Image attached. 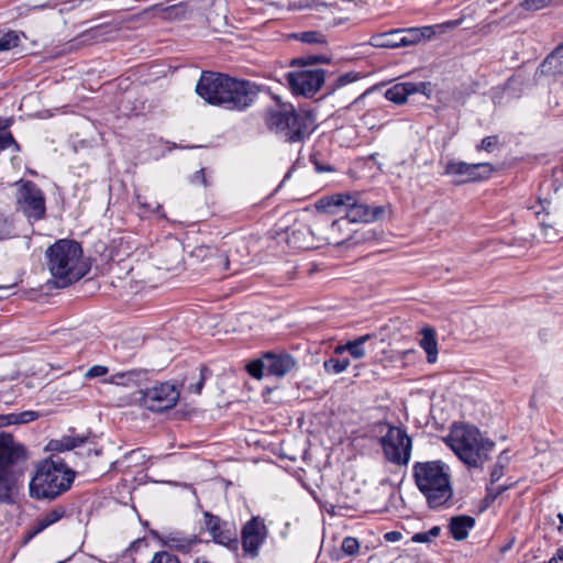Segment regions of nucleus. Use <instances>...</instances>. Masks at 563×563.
<instances>
[{"mask_svg":"<svg viewBox=\"0 0 563 563\" xmlns=\"http://www.w3.org/2000/svg\"><path fill=\"white\" fill-rule=\"evenodd\" d=\"M258 86L214 71H202L196 92L207 103L231 111L251 107L258 95Z\"/></svg>","mask_w":563,"mask_h":563,"instance_id":"1","label":"nucleus"},{"mask_svg":"<svg viewBox=\"0 0 563 563\" xmlns=\"http://www.w3.org/2000/svg\"><path fill=\"white\" fill-rule=\"evenodd\" d=\"M412 478L418 490L433 510L449 508L453 498L450 466L441 460L416 462Z\"/></svg>","mask_w":563,"mask_h":563,"instance_id":"2","label":"nucleus"},{"mask_svg":"<svg viewBox=\"0 0 563 563\" xmlns=\"http://www.w3.org/2000/svg\"><path fill=\"white\" fill-rule=\"evenodd\" d=\"M46 265L58 287L79 280L87 273L81 245L73 240H58L46 252Z\"/></svg>","mask_w":563,"mask_h":563,"instance_id":"3","label":"nucleus"},{"mask_svg":"<svg viewBox=\"0 0 563 563\" xmlns=\"http://www.w3.org/2000/svg\"><path fill=\"white\" fill-rule=\"evenodd\" d=\"M264 123L269 132L288 143L303 142L313 131L312 117L307 112L296 111L289 103L267 109Z\"/></svg>","mask_w":563,"mask_h":563,"instance_id":"4","label":"nucleus"},{"mask_svg":"<svg viewBox=\"0 0 563 563\" xmlns=\"http://www.w3.org/2000/svg\"><path fill=\"white\" fill-rule=\"evenodd\" d=\"M75 473L58 455H52L37 465L30 482V495L36 499H54L70 488Z\"/></svg>","mask_w":563,"mask_h":563,"instance_id":"5","label":"nucleus"},{"mask_svg":"<svg viewBox=\"0 0 563 563\" xmlns=\"http://www.w3.org/2000/svg\"><path fill=\"white\" fill-rule=\"evenodd\" d=\"M449 444L459 459L471 467L483 466L495 446L492 440L473 426L454 428L450 433Z\"/></svg>","mask_w":563,"mask_h":563,"instance_id":"6","label":"nucleus"},{"mask_svg":"<svg viewBox=\"0 0 563 563\" xmlns=\"http://www.w3.org/2000/svg\"><path fill=\"white\" fill-rule=\"evenodd\" d=\"M16 210L22 212L29 222L43 220L46 216V198L44 191L33 181L20 179L13 184Z\"/></svg>","mask_w":563,"mask_h":563,"instance_id":"7","label":"nucleus"},{"mask_svg":"<svg viewBox=\"0 0 563 563\" xmlns=\"http://www.w3.org/2000/svg\"><path fill=\"white\" fill-rule=\"evenodd\" d=\"M296 365V360L288 353L266 352L261 358L250 362L246 365V371L256 379H261L265 373L269 376L284 377Z\"/></svg>","mask_w":563,"mask_h":563,"instance_id":"8","label":"nucleus"},{"mask_svg":"<svg viewBox=\"0 0 563 563\" xmlns=\"http://www.w3.org/2000/svg\"><path fill=\"white\" fill-rule=\"evenodd\" d=\"M21 472L15 465L14 451L0 442V504H13L19 490Z\"/></svg>","mask_w":563,"mask_h":563,"instance_id":"9","label":"nucleus"},{"mask_svg":"<svg viewBox=\"0 0 563 563\" xmlns=\"http://www.w3.org/2000/svg\"><path fill=\"white\" fill-rule=\"evenodd\" d=\"M385 459L396 465H407L411 457L412 442L407 432L398 427H389L379 439Z\"/></svg>","mask_w":563,"mask_h":563,"instance_id":"10","label":"nucleus"},{"mask_svg":"<svg viewBox=\"0 0 563 563\" xmlns=\"http://www.w3.org/2000/svg\"><path fill=\"white\" fill-rule=\"evenodd\" d=\"M139 402L151 411H164L174 407L179 394L169 383H161L145 390L139 391Z\"/></svg>","mask_w":563,"mask_h":563,"instance_id":"11","label":"nucleus"},{"mask_svg":"<svg viewBox=\"0 0 563 563\" xmlns=\"http://www.w3.org/2000/svg\"><path fill=\"white\" fill-rule=\"evenodd\" d=\"M385 213L383 206H372L360 191H350L344 218L350 223H369L380 219Z\"/></svg>","mask_w":563,"mask_h":563,"instance_id":"12","label":"nucleus"},{"mask_svg":"<svg viewBox=\"0 0 563 563\" xmlns=\"http://www.w3.org/2000/svg\"><path fill=\"white\" fill-rule=\"evenodd\" d=\"M286 79L295 95L312 97L325 82V71L320 68L289 71Z\"/></svg>","mask_w":563,"mask_h":563,"instance_id":"13","label":"nucleus"},{"mask_svg":"<svg viewBox=\"0 0 563 563\" xmlns=\"http://www.w3.org/2000/svg\"><path fill=\"white\" fill-rule=\"evenodd\" d=\"M203 528L210 534L213 542L221 544L230 550L238 549L239 534L233 523L224 521L220 517L209 511H205Z\"/></svg>","mask_w":563,"mask_h":563,"instance_id":"14","label":"nucleus"},{"mask_svg":"<svg viewBox=\"0 0 563 563\" xmlns=\"http://www.w3.org/2000/svg\"><path fill=\"white\" fill-rule=\"evenodd\" d=\"M267 537L268 529L264 519L260 516L252 517L243 525L241 530V543L244 553L253 559L258 556Z\"/></svg>","mask_w":563,"mask_h":563,"instance_id":"15","label":"nucleus"},{"mask_svg":"<svg viewBox=\"0 0 563 563\" xmlns=\"http://www.w3.org/2000/svg\"><path fill=\"white\" fill-rule=\"evenodd\" d=\"M494 172L489 163L468 164L451 161L446 164L444 174L456 178L457 183H470L487 179Z\"/></svg>","mask_w":563,"mask_h":563,"instance_id":"16","label":"nucleus"},{"mask_svg":"<svg viewBox=\"0 0 563 563\" xmlns=\"http://www.w3.org/2000/svg\"><path fill=\"white\" fill-rule=\"evenodd\" d=\"M155 538L163 547L170 550L188 554L200 543V539L196 534H187L179 530H173L165 533H154Z\"/></svg>","mask_w":563,"mask_h":563,"instance_id":"17","label":"nucleus"},{"mask_svg":"<svg viewBox=\"0 0 563 563\" xmlns=\"http://www.w3.org/2000/svg\"><path fill=\"white\" fill-rule=\"evenodd\" d=\"M413 93H422V95H426L427 97H430V93H431L430 82H424V81L399 82V84H396V85L391 86L390 88H388L385 92V97L387 100H389L394 103L401 104L407 101L408 96L413 95Z\"/></svg>","mask_w":563,"mask_h":563,"instance_id":"18","label":"nucleus"},{"mask_svg":"<svg viewBox=\"0 0 563 563\" xmlns=\"http://www.w3.org/2000/svg\"><path fill=\"white\" fill-rule=\"evenodd\" d=\"M437 27H441V25L399 29V36L397 38L399 47L412 46L423 41H430L435 36Z\"/></svg>","mask_w":563,"mask_h":563,"instance_id":"19","label":"nucleus"},{"mask_svg":"<svg viewBox=\"0 0 563 563\" xmlns=\"http://www.w3.org/2000/svg\"><path fill=\"white\" fill-rule=\"evenodd\" d=\"M68 516H69V514H68L66 507H64V506H56V507L43 512L41 516H38L34 520V522L29 531V538L31 539V538L35 537L36 534L41 533L48 527L57 523L63 518L68 517Z\"/></svg>","mask_w":563,"mask_h":563,"instance_id":"20","label":"nucleus"},{"mask_svg":"<svg viewBox=\"0 0 563 563\" xmlns=\"http://www.w3.org/2000/svg\"><path fill=\"white\" fill-rule=\"evenodd\" d=\"M349 192H338L322 197L316 202L317 210L329 214H345Z\"/></svg>","mask_w":563,"mask_h":563,"instance_id":"21","label":"nucleus"},{"mask_svg":"<svg viewBox=\"0 0 563 563\" xmlns=\"http://www.w3.org/2000/svg\"><path fill=\"white\" fill-rule=\"evenodd\" d=\"M349 223L350 222L344 217L332 221L331 224L329 225L325 234L319 236L318 241H320V242L322 241L328 244H332V245H336V246L342 245L343 243L349 241L351 238L350 232L344 231V227L349 225Z\"/></svg>","mask_w":563,"mask_h":563,"instance_id":"22","label":"nucleus"},{"mask_svg":"<svg viewBox=\"0 0 563 563\" xmlns=\"http://www.w3.org/2000/svg\"><path fill=\"white\" fill-rule=\"evenodd\" d=\"M87 444V438L79 437V435H67L63 437L59 440H52L48 443V448L52 451L56 452H65V451H71L74 449H81L80 452H78L81 455H89L91 452L90 448H86Z\"/></svg>","mask_w":563,"mask_h":563,"instance_id":"23","label":"nucleus"},{"mask_svg":"<svg viewBox=\"0 0 563 563\" xmlns=\"http://www.w3.org/2000/svg\"><path fill=\"white\" fill-rule=\"evenodd\" d=\"M373 338L372 334H364L350 340L344 344L336 345L333 350L335 355L349 353L354 360H361L366 355L365 343Z\"/></svg>","mask_w":563,"mask_h":563,"instance_id":"24","label":"nucleus"},{"mask_svg":"<svg viewBox=\"0 0 563 563\" xmlns=\"http://www.w3.org/2000/svg\"><path fill=\"white\" fill-rule=\"evenodd\" d=\"M147 372L145 369H131L126 372H119L110 376L108 383L121 386L139 385L146 379Z\"/></svg>","mask_w":563,"mask_h":563,"instance_id":"25","label":"nucleus"},{"mask_svg":"<svg viewBox=\"0 0 563 563\" xmlns=\"http://www.w3.org/2000/svg\"><path fill=\"white\" fill-rule=\"evenodd\" d=\"M540 71L553 76L563 74V43L542 62Z\"/></svg>","mask_w":563,"mask_h":563,"instance_id":"26","label":"nucleus"},{"mask_svg":"<svg viewBox=\"0 0 563 563\" xmlns=\"http://www.w3.org/2000/svg\"><path fill=\"white\" fill-rule=\"evenodd\" d=\"M475 519L471 516L462 515L453 517L450 521V532L455 540H464L468 531L474 527Z\"/></svg>","mask_w":563,"mask_h":563,"instance_id":"27","label":"nucleus"},{"mask_svg":"<svg viewBox=\"0 0 563 563\" xmlns=\"http://www.w3.org/2000/svg\"><path fill=\"white\" fill-rule=\"evenodd\" d=\"M420 346L427 353V360L430 364L435 363L438 358V342L435 332L430 327H424L420 331Z\"/></svg>","mask_w":563,"mask_h":563,"instance_id":"28","label":"nucleus"},{"mask_svg":"<svg viewBox=\"0 0 563 563\" xmlns=\"http://www.w3.org/2000/svg\"><path fill=\"white\" fill-rule=\"evenodd\" d=\"M314 235V230L307 225H300L299 228H292L287 234V241L294 247L309 249L312 246L310 236Z\"/></svg>","mask_w":563,"mask_h":563,"instance_id":"29","label":"nucleus"},{"mask_svg":"<svg viewBox=\"0 0 563 563\" xmlns=\"http://www.w3.org/2000/svg\"><path fill=\"white\" fill-rule=\"evenodd\" d=\"M399 29H393L387 32L377 33L371 36L368 44L377 48H398Z\"/></svg>","mask_w":563,"mask_h":563,"instance_id":"30","label":"nucleus"},{"mask_svg":"<svg viewBox=\"0 0 563 563\" xmlns=\"http://www.w3.org/2000/svg\"><path fill=\"white\" fill-rule=\"evenodd\" d=\"M541 209L544 211V218L540 222L543 236L547 242H552L559 236V229L556 227L563 225V220L559 217H554V219H550V213L547 211V207L542 205L540 201Z\"/></svg>","mask_w":563,"mask_h":563,"instance_id":"31","label":"nucleus"},{"mask_svg":"<svg viewBox=\"0 0 563 563\" xmlns=\"http://www.w3.org/2000/svg\"><path fill=\"white\" fill-rule=\"evenodd\" d=\"M360 79V74L356 73V71H349V73H345L343 75H340L338 76L336 78H334L333 80H329L327 84H325V88H327V91L328 93H332L334 92L335 90L349 85V84H352L356 80Z\"/></svg>","mask_w":563,"mask_h":563,"instance_id":"32","label":"nucleus"},{"mask_svg":"<svg viewBox=\"0 0 563 563\" xmlns=\"http://www.w3.org/2000/svg\"><path fill=\"white\" fill-rule=\"evenodd\" d=\"M23 33L16 31H8L0 34V52L10 51L19 46Z\"/></svg>","mask_w":563,"mask_h":563,"instance_id":"33","label":"nucleus"},{"mask_svg":"<svg viewBox=\"0 0 563 563\" xmlns=\"http://www.w3.org/2000/svg\"><path fill=\"white\" fill-rule=\"evenodd\" d=\"M350 366L349 358H335L331 357L323 362V368L328 374L338 375L347 369Z\"/></svg>","mask_w":563,"mask_h":563,"instance_id":"34","label":"nucleus"},{"mask_svg":"<svg viewBox=\"0 0 563 563\" xmlns=\"http://www.w3.org/2000/svg\"><path fill=\"white\" fill-rule=\"evenodd\" d=\"M295 37L307 44H318L325 45L327 38L325 35L319 31H307L296 34Z\"/></svg>","mask_w":563,"mask_h":563,"instance_id":"35","label":"nucleus"},{"mask_svg":"<svg viewBox=\"0 0 563 563\" xmlns=\"http://www.w3.org/2000/svg\"><path fill=\"white\" fill-rule=\"evenodd\" d=\"M441 528L439 526L432 527L428 531L417 532L411 537L415 543H430L433 539L440 536Z\"/></svg>","mask_w":563,"mask_h":563,"instance_id":"36","label":"nucleus"},{"mask_svg":"<svg viewBox=\"0 0 563 563\" xmlns=\"http://www.w3.org/2000/svg\"><path fill=\"white\" fill-rule=\"evenodd\" d=\"M211 375V372L208 367L201 366L199 371V378L196 383L189 384L187 389L190 393L199 395L205 386L206 379Z\"/></svg>","mask_w":563,"mask_h":563,"instance_id":"37","label":"nucleus"},{"mask_svg":"<svg viewBox=\"0 0 563 563\" xmlns=\"http://www.w3.org/2000/svg\"><path fill=\"white\" fill-rule=\"evenodd\" d=\"M329 63V58L324 55H308L306 57L297 58L292 62V65H317Z\"/></svg>","mask_w":563,"mask_h":563,"instance_id":"38","label":"nucleus"},{"mask_svg":"<svg viewBox=\"0 0 563 563\" xmlns=\"http://www.w3.org/2000/svg\"><path fill=\"white\" fill-rule=\"evenodd\" d=\"M341 549L346 555H354L360 550V542L354 537H345L342 541Z\"/></svg>","mask_w":563,"mask_h":563,"instance_id":"39","label":"nucleus"},{"mask_svg":"<svg viewBox=\"0 0 563 563\" xmlns=\"http://www.w3.org/2000/svg\"><path fill=\"white\" fill-rule=\"evenodd\" d=\"M150 563H180V561L168 551H158L153 555Z\"/></svg>","mask_w":563,"mask_h":563,"instance_id":"40","label":"nucleus"},{"mask_svg":"<svg viewBox=\"0 0 563 563\" xmlns=\"http://www.w3.org/2000/svg\"><path fill=\"white\" fill-rule=\"evenodd\" d=\"M13 146L15 152H20V145L15 142L11 133H0V152Z\"/></svg>","mask_w":563,"mask_h":563,"instance_id":"41","label":"nucleus"},{"mask_svg":"<svg viewBox=\"0 0 563 563\" xmlns=\"http://www.w3.org/2000/svg\"><path fill=\"white\" fill-rule=\"evenodd\" d=\"M498 144V136L490 135L486 136L482 140L481 144L477 146L478 151L493 152Z\"/></svg>","mask_w":563,"mask_h":563,"instance_id":"42","label":"nucleus"},{"mask_svg":"<svg viewBox=\"0 0 563 563\" xmlns=\"http://www.w3.org/2000/svg\"><path fill=\"white\" fill-rule=\"evenodd\" d=\"M108 372H109V369L107 366L95 365L86 372L85 377L88 379L96 378V377H102V376L107 375Z\"/></svg>","mask_w":563,"mask_h":563,"instance_id":"43","label":"nucleus"},{"mask_svg":"<svg viewBox=\"0 0 563 563\" xmlns=\"http://www.w3.org/2000/svg\"><path fill=\"white\" fill-rule=\"evenodd\" d=\"M190 183L192 185H201V186H209V180H208V177H207V174H206V169L205 168H201L199 170H197L191 177H190Z\"/></svg>","mask_w":563,"mask_h":563,"instance_id":"44","label":"nucleus"},{"mask_svg":"<svg viewBox=\"0 0 563 563\" xmlns=\"http://www.w3.org/2000/svg\"><path fill=\"white\" fill-rule=\"evenodd\" d=\"M552 0H525L522 7L526 10L537 11L547 7Z\"/></svg>","mask_w":563,"mask_h":563,"instance_id":"45","label":"nucleus"},{"mask_svg":"<svg viewBox=\"0 0 563 563\" xmlns=\"http://www.w3.org/2000/svg\"><path fill=\"white\" fill-rule=\"evenodd\" d=\"M13 235L11 224L2 214H0V239H10Z\"/></svg>","mask_w":563,"mask_h":563,"instance_id":"46","label":"nucleus"},{"mask_svg":"<svg viewBox=\"0 0 563 563\" xmlns=\"http://www.w3.org/2000/svg\"><path fill=\"white\" fill-rule=\"evenodd\" d=\"M136 200L139 206L144 209L145 212L158 213L162 209L159 203L156 202L155 206H152L151 203H147L142 196H136Z\"/></svg>","mask_w":563,"mask_h":563,"instance_id":"47","label":"nucleus"},{"mask_svg":"<svg viewBox=\"0 0 563 563\" xmlns=\"http://www.w3.org/2000/svg\"><path fill=\"white\" fill-rule=\"evenodd\" d=\"M504 475V465L500 462H496L492 472H490V483L494 484L498 482Z\"/></svg>","mask_w":563,"mask_h":563,"instance_id":"48","label":"nucleus"},{"mask_svg":"<svg viewBox=\"0 0 563 563\" xmlns=\"http://www.w3.org/2000/svg\"><path fill=\"white\" fill-rule=\"evenodd\" d=\"M506 489H508V486H497V487H493V486H489L487 487V496L486 498L487 499H490L492 501L495 500L501 493H504Z\"/></svg>","mask_w":563,"mask_h":563,"instance_id":"49","label":"nucleus"},{"mask_svg":"<svg viewBox=\"0 0 563 563\" xmlns=\"http://www.w3.org/2000/svg\"><path fill=\"white\" fill-rule=\"evenodd\" d=\"M37 417H38V415L35 411H24L19 415L15 422L27 423V422L34 421Z\"/></svg>","mask_w":563,"mask_h":563,"instance_id":"50","label":"nucleus"},{"mask_svg":"<svg viewBox=\"0 0 563 563\" xmlns=\"http://www.w3.org/2000/svg\"><path fill=\"white\" fill-rule=\"evenodd\" d=\"M210 251H211V249L209 246H198L195 249L194 255H196L198 257H200V256L203 257Z\"/></svg>","mask_w":563,"mask_h":563,"instance_id":"51","label":"nucleus"},{"mask_svg":"<svg viewBox=\"0 0 563 563\" xmlns=\"http://www.w3.org/2000/svg\"><path fill=\"white\" fill-rule=\"evenodd\" d=\"M401 538V533L398 531H390L385 534V539L390 542L398 541Z\"/></svg>","mask_w":563,"mask_h":563,"instance_id":"52","label":"nucleus"},{"mask_svg":"<svg viewBox=\"0 0 563 563\" xmlns=\"http://www.w3.org/2000/svg\"><path fill=\"white\" fill-rule=\"evenodd\" d=\"M559 561H563V548L558 549L555 555L548 563H559Z\"/></svg>","mask_w":563,"mask_h":563,"instance_id":"53","label":"nucleus"},{"mask_svg":"<svg viewBox=\"0 0 563 563\" xmlns=\"http://www.w3.org/2000/svg\"><path fill=\"white\" fill-rule=\"evenodd\" d=\"M313 165H314V168L317 172L319 173H323V172H332L333 168L330 167V166H323L322 164H320L319 162L317 161H313Z\"/></svg>","mask_w":563,"mask_h":563,"instance_id":"54","label":"nucleus"},{"mask_svg":"<svg viewBox=\"0 0 563 563\" xmlns=\"http://www.w3.org/2000/svg\"><path fill=\"white\" fill-rule=\"evenodd\" d=\"M10 124L9 120L0 119V133H5L3 130L7 129Z\"/></svg>","mask_w":563,"mask_h":563,"instance_id":"55","label":"nucleus"},{"mask_svg":"<svg viewBox=\"0 0 563 563\" xmlns=\"http://www.w3.org/2000/svg\"><path fill=\"white\" fill-rule=\"evenodd\" d=\"M507 461H508V457H507V456H505V452H504V453H501V454L498 456V460H497V462H500V464H503L504 466H505V464L507 463Z\"/></svg>","mask_w":563,"mask_h":563,"instance_id":"56","label":"nucleus"},{"mask_svg":"<svg viewBox=\"0 0 563 563\" xmlns=\"http://www.w3.org/2000/svg\"><path fill=\"white\" fill-rule=\"evenodd\" d=\"M558 518H559V521H560V527H559V529L561 530V529H562V526H563V515H562V514H559V515H558Z\"/></svg>","mask_w":563,"mask_h":563,"instance_id":"57","label":"nucleus"},{"mask_svg":"<svg viewBox=\"0 0 563 563\" xmlns=\"http://www.w3.org/2000/svg\"><path fill=\"white\" fill-rule=\"evenodd\" d=\"M195 563H210V562H208V561H207V560H205V559H200V558H198V559H196Z\"/></svg>","mask_w":563,"mask_h":563,"instance_id":"58","label":"nucleus"},{"mask_svg":"<svg viewBox=\"0 0 563 563\" xmlns=\"http://www.w3.org/2000/svg\"><path fill=\"white\" fill-rule=\"evenodd\" d=\"M142 542H143L142 540H136V541H134V542L132 543V545H131V547H133V548H134V547H136V545L142 544Z\"/></svg>","mask_w":563,"mask_h":563,"instance_id":"59","label":"nucleus"},{"mask_svg":"<svg viewBox=\"0 0 563 563\" xmlns=\"http://www.w3.org/2000/svg\"><path fill=\"white\" fill-rule=\"evenodd\" d=\"M534 213H536L537 216H540L541 210H536V211H534Z\"/></svg>","mask_w":563,"mask_h":563,"instance_id":"60","label":"nucleus"},{"mask_svg":"<svg viewBox=\"0 0 563 563\" xmlns=\"http://www.w3.org/2000/svg\"><path fill=\"white\" fill-rule=\"evenodd\" d=\"M47 7H48V5H46V4H42V5H41V9H44V8H47Z\"/></svg>","mask_w":563,"mask_h":563,"instance_id":"61","label":"nucleus"}]
</instances>
